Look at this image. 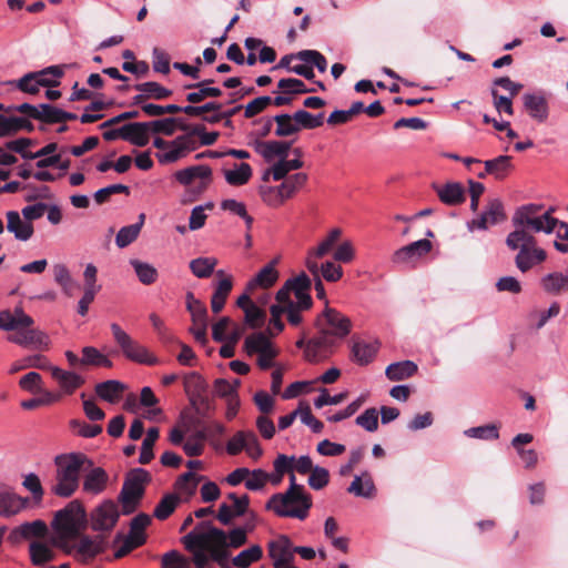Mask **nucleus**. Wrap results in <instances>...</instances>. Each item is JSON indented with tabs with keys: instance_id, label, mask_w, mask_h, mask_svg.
<instances>
[{
	"instance_id": "obj_1",
	"label": "nucleus",
	"mask_w": 568,
	"mask_h": 568,
	"mask_svg": "<svg viewBox=\"0 0 568 568\" xmlns=\"http://www.w3.org/2000/svg\"><path fill=\"white\" fill-rule=\"evenodd\" d=\"M310 308H302L297 302L276 301L270 306L271 318L264 329L251 332V355L256 354V365L266 371L275 367V358L280 349L273 337L284 329L282 316L285 315L290 325L297 327L303 322V313Z\"/></svg>"
},
{
	"instance_id": "obj_2",
	"label": "nucleus",
	"mask_w": 568,
	"mask_h": 568,
	"mask_svg": "<svg viewBox=\"0 0 568 568\" xmlns=\"http://www.w3.org/2000/svg\"><path fill=\"white\" fill-rule=\"evenodd\" d=\"M554 212V207L545 209L544 205L535 203L517 207L511 217L514 230L507 237H510V241H532L536 240L532 233H552L559 223V220L552 216Z\"/></svg>"
},
{
	"instance_id": "obj_3",
	"label": "nucleus",
	"mask_w": 568,
	"mask_h": 568,
	"mask_svg": "<svg viewBox=\"0 0 568 568\" xmlns=\"http://www.w3.org/2000/svg\"><path fill=\"white\" fill-rule=\"evenodd\" d=\"M55 484L51 491L63 498L72 496L79 487L80 474L85 465L91 466L92 463L82 453L61 454L54 458Z\"/></svg>"
},
{
	"instance_id": "obj_4",
	"label": "nucleus",
	"mask_w": 568,
	"mask_h": 568,
	"mask_svg": "<svg viewBox=\"0 0 568 568\" xmlns=\"http://www.w3.org/2000/svg\"><path fill=\"white\" fill-rule=\"evenodd\" d=\"M271 179L272 173L266 170L258 186V194L266 205L280 207L306 185L308 175L306 173H295L278 181L280 183L276 185L270 183Z\"/></svg>"
},
{
	"instance_id": "obj_5",
	"label": "nucleus",
	"mask_w": 568,
	"mask_h": 568,
	"mask_svg": "<svg viewBox=\"0 0 568 568\" xmlns=\"http://www.w3.org/2000/svg\"><path fill=\"white\" fill-rule=\"evenodd\" d=\"M312 497L306 490L274 494L266 503V508L280 517L304 520L312 508Z\"/></svg>"
},
{
	"instance_id": "obj_6",
	"label": "nucleus",
	"mask_w": 568,
	"mask_h": 568,
	"mask_svg": "<svg viewBox=\"0 0 568 568\" xmlns=\"http://www.w3.org/2000/svg\"><path fill=\"white\" fill-rule=\"evenodd\" d=\"M85 524V510L78 500L70 501L58 510L52 521V528L61 538H73Z\"/></svg>"
},
{
	"instance_id": "obj_7",
	"label": "nucleus",
	"mask_w": 568,
	"mask_h": 568,
	"mask_svg": "<svg viewBox=\"0 0 568 568\" xmlns=\"http://www.w3.org/2000/svg\"><path fill=\"white\" fill-rule=\"evenodd\" d=\"M505 242L509 250L517 251L514 263L521 273H528L547 260V252L538 246L537 240L510 241V237H506Z\"/></svg>"
},
{
	"instance_id": "obj_8",
	"label": "nucleus",
	"mask_w": 568,
	"mask_h": 568,
	"mask_svg": "<svg viewBox=\"0 0 568 568\" xmlns=\"http://www.w3.org/2000/svg\"><path fill=\"white\" fill-rule=\"evenodd\" d=\"M187 551L192 554L195 568H209L212 558L210 549L215 546L204 528V523L199 524L191 532L182 538Z\"/></svg>"
},
{
	"instance_id": "obj_9",
	"label": "nucleus",
	"mask_w": 568,
	"mask_h": 568,
	"mask_svg": "<svg viewBox=\"0 0 568 568\" xmlns=\"http://www.w3.org/2000/svg\"><path fill=\"white\" fill-rule=\"evenodd\" d=\"M110 327L114 341L121 347L128 359L144 365H156L160 363L155 355H153L145 346L131 338V336L124 332L119 324L112 323Z\"/></svg>"
},
{
	"instance_id": "obj_10",
	"label": "nucleus",
	"mask_w": 568,
	"mask_h": 568,
	"mask_svg": "<svg viewBox=\"0 0 568 568\" xmlns=\"http://www.w3.org/2000/svg\"><path fill=\"white\" fill-rule=\"evenodd\" d=\"M310 288L311 280L305 273H302L287 280L284 286L277 291L275 300L293 301L297 302L302 308H311L313 302L308 293Z\"/></svg>"
},
{
	"instance_id": "obj_11",
	"label": "nucleus",
	"mask_w": 568,
	"mask_h": 568,
	"mask_svg": "<svg viewBox=\"0 0 568 568\" xmlns=\"http://www.w3.org/2000/svg\"><path fill=\"white\" fill-rule=\"evenodd\" d=\"M151 524V517L144 513L136 515L130 523V530L121 547L115 552V558H122L145 544V528Z\"/></svg>"
},
{
	"instance_id": "obj_12",
	"label": "nucleus",
	"mask_w": 568,
	"mask_h": 568,
	"mask_svg": "<svg viewBox=\"0 0 568 568\" xmlns=\"http://www.w3.org/2000/svg\"><path fill=\"white\" fill-rule=\"evenodd\" d=\"M315 327L317 329H325V332L342 339L349 334L352 322L335 308H331L326 305L322 314L317 316Z\"/></svg>"
},
{
	"instance_id": "obj_13",
	"label": "nucleus",
	"mask_w": 568,
	"mask_h": 568,
	"mask_svg": "<svg viewBox=\"0 0 568 568\" xmlns=\"http://www.w3.org/2000/svg\"><path fill=\"white\" fill-rule=\"evenodd\" d=\"M212 171L206 165H192L179 170L174 173L175 180L186 186L192 187L196 193H202L211 182Z\"/></svg>"
},
{
	"instance_id": "obj_14",
	"label": "nucleus",
	"mask_w": 568,
	"mask_h": 568,
	"mask_svg": "<svg viewBox=\"0 0 568 568\" xmlns=\"http://www.w3.org/2000/svg\"><path fill=\"white\" fill-rule=\"evenodd\" d=\"M120 517L119 507L113 500H104L90 515L91 528L94 531H110Z\"/></svg>"
},
{
	"instance_id": "obj_15",
	"label": "nucleus",
	"mask_w": 568,
	"mask_h": 568,
	"mask_svg": "<svg viewBox=\"0 0 568 568\" xmlns=\"http://www.w3.org/2000/svg\"><path fill=\"white\" fill-rule=\"evenodd\" d=\"M34 321L31 317V323L27 325H19L13 328L14 334L10 335L8 339L19 346H34L38 348H48L49 336L36 328H32Z\"/></svg>"
},
{
	"instance_id": "obj_16",
	"label": "nucleus",
	"mask_w": 568,
	"mask_h": 568,
	"mask_svg": "<svg viewBox=\"0 0 568 568\" xmlns=\"http://www.w3.org/2000/svg\"><path fill=\"white\" fill-rule=\"evenodd\" d=\"M432 247L433 244L429 240H418L395 251L392 261L399 265L414 264L420 257L428 254Z\"/></svg>"
},
{
	"instance_id": "obj_17",
	"label": "nucleus",
	"mask_w": 568,
	"mask_h": 568,
	"mask_svg": "<svg viewBox=\"0 0 568 568\" xmlns=\"http://www.w3.org/2000/svg\"><path fill=\"white\" fill-rule=\"evenodd\" d=\"M505 219L506 215L503 202L499 199H493L477 219L468 222V229L470 231L475 229L487 230L489 226L496 225Z\"/></svg>"
},
{
	"instance_id": "obj_18",
	"label": "nucleus",
	"mask_w": 568,
	"mask_h": 568,
	"mask_svg": "<svg viewBox=\"0 0 568 568\" xmlns=\"http://www.w3.org/2000/svg\"><path fill=\"white\" fill-rule=\"evenodd\" d=\"M268 555L274 568L290 566L294 561V546L287 536H278L268 542Z\"/></svg>"
},
{
	"instance_id": "obj_19",
	"label": "nucleus",
	"mask_w": 568,
	"mask_h": 568,
	"mask_svg": "<svg viewBox=\"0 0 568 568\" xmlns=\"http://www.w3.org/2000/svg\"><path fill=\"white\" fill-rule=\"evenodd\" d=\"M337 337L333 334L318 329V336L308 339L305 348V359L308 362H317L326 357L327 353L335 346Z\"/></svg>"
},
{
	"instance_id": "obj_20",
	"label": "nucleus",
	"mask_w": 568,
	"mask_h": 568,
	"mask_svg": "<svg viewBox=\"0 0 568 568\" xmlns=\"http://www.w3.org/2000/svg\"><path fill=\"white\" fill-rule=\"evenodd\" d=\"M183 385L191 405H204L207 402L209 386L205 379L196 372L184 375Z\"/></svg>"
},
{
	"instance_id": "obj_21",
	"label": "nucleus",
	"mask_w": 568,
	"mask_h": 568,
	"mask_svg": "<svg viewBox=\"0 0 568 568\" xmlns=\"http://www.w3.org/2000/svg\"><path fill=\"white\" fill-rule=\"evenodd\" d=\"M278 262L280 257H274L251 276V293L256 290L267 291L276 284L280 278Z\"/></svg>"
},
{
	"instance_id": "obj_22",
	"label": "nucleus",
	"mask_w": 568,
	"mask_h": 568,
	"mask_svg": "<svg viewBox=\"0 0 568 568\" xmlns=\"http://www.w3.org/2000/svg\"><path fill=\"white\" fill-rule=\"evenodd\" d=\"M342 231L339 229H333L327 236L316 246L314 247L307 256L306 266L307 270L313 274L317 275L318 273V264L317 260L324 257L328 254L337 240L339 239Z\"/></svg>"
},
{
	"instance_id": "obj_23",
	"label": "nucleus",
	"mask_w": 568,
	"mask_h": 568,
	"mask_svg": "<svg viewBox=\"0 0 568 568\" xmlns=\"http://www.w3.org/2000/svg\"><path fill=\"white\" fill-rule=\"evenodd\" d=\"M204 528L215 546L236 548L243 545L246 540L245 530L241 528L233 529L230 534L213 527L209 523H204Z\"/></svg>"
},
{
	"instance_id": "obj_24",
	"label": "nucleus",
	"mask_w": 568,
	"mask_h": 568,
	"mask_svg": "<svg viewBox=\"0 0 568 568\" xmlns=\"http://www.w3.org/2000/svg\"><path fill=\"white\" fill-rule=\"evenodd\" d=\"M523 103L531 119L540 123L548 119V101L542 92L525 93L523 95Z\"/></svg>"
},
{
	"instance_id": "obj_25",
	"label": "nucleus",
	"mask_w": 568,
	"mask_h": 568,
	"mask_svg": "<svg viewBox=\"0 0 568 568\" xmlns=\"http://www.w3.org/2000/svg\"><path fill=\"white\" fill-rule=\"evenodd\" d=\"M292 153L294 155L293 159H287V155H284L278 161L273 163L270 169H267L268 171H271L272 180L274 182H278L285 178H290L291 175H288V173L291 171L298 170L303 166L302 150L296 148L292 151Z\"/></svg>"
},
{
	"instance_id": "obj_26",
	"label": "nucleus",
	"mask_w": 568,
	"mask_h": 568,
	"mask_svg": "<svg viewBox=\"0 0 568 568\" xmlns=\"http://www.w3.org/2000/svg\"><path fill=\"white\" fill-rule=\"evenodd\" d=\"M213 392L216 396L222 397L227 403V412L226 416L229 419H232L236 416L240 399L236 392H234V384H231L226 378H217L213 384Z\"/></svg>"
},
{
	"instance_id": "obj_27",
	"label": "nucleus",
	"mask_w": 568,
	"mask_h": 568,
	"mask_svg": "<svg viewBox=\"0 0 568 568\" xmlns=\"http://www.w3.org/2000/svg\"><path fill=\"white\" fill-rule=\"evenodd\" d=\"M7 230L14 235L18 241L26 242L33 235L34 229L32 223L22 219L17 211H8L7 214Z\"/></svg>"
},
{
	"instance_id": "obj_28",
	"label": "nucleus",
	"mask_w": 568,
	"mask_h": 568,
	"mask_svg": "<svg viewBox=\"0 0 568 568\" xmlns=\"http://www.w3.org/2000/svg\"><path fill=\"white\" fill-rule=\"evenodd\" d=\"M438 199L446 205H458L462 204L465 196V189L459 182H447L443 185L433 184Z\"/></svg>"
},
{
	"instance_id": "obj_29",
	"label": "nucleus",
	"mask_w": 568,
	"mask_h": 568,
	"mask_svg": "<svg viewBox=\"0 0 568 568\" xmlns=\"http://www.w3.org/2000/svg\"><path fill=\"white\" fill-rule=\"evenodd\" d=\"M75 550V558L79 561L88 562L95 556L104 551V540L101 537L90 538L82 537L79 542L73 547Z\"/></svg>"
},
{
	"instance_id": "obj_30",
	"label": "nucleus",
	"mask_w": 568,
	"mask_h": 568,
	"mask_svg": "<svg viewBox=\"0 0 568 568\" xmlns=\"http://www.w3.org/2000/svg\"><path fill=\"white\" fill-rule=\"evenodd\" d=\"M251 293V332L263 329L266 321V311L263 308L271 301L268 292H262L260 295Z\"/></svg>"
},
{
	"instance_id": "obj_31",
	"label": "nucleus",
	"mask_w": 568,
	"mask_h": 568,
	"mask_svg": "<svg viewBox=\"0 0 568 568\" xmlns=\"http://www.w3.org/2000/svg\"><path fill=\"white\" fill-rule=\"evenodd\" d=\"M540 288L548 295L559 296L568 292V274L551 272L539 280Z\"/></svg>"
},
{
	"instance_id": "obj_32",
	"label": "nucleus",
	"mask_w": 568,
	"mask_h": 568,
	"mask_svg": "<svg viewBox=\"0 0 568 568\" xmlns=\"http://www.w3.org/2000/svg\"><path fill=\"white\" fill-rule=\"evenodd\" d=\"M28 499L0 486V516L12 517L26 508Z\"/></svg>"
},
{
	"instance_id": "obj_33",
	"label": "nucleus",
	"mask_w": 568,
	"mask_h": 568,
	"mask_svg": "<svg viewBox=\"0 0 568 568\" xmlns=\"http://www.w3.org/2000/svg\"><path fill=\"white\" fill-rule=\"evenodd\" d=\"M51 376L57 381L61 389L67 394H72L77 388L84 384V378L75 372L64 371L58 366L50 367Z\"/></svg>"
},
{
	"instance_id": "obj_34",
	"label": "nucleus",
	"mask_w": 568,
	"mask_h": 568,
	"mask_svg": "<svg viewBox=\"0 0 568 568\" xmlns=\"http://www.w3.org/2000/svg\"><path fill=\"white\" fill-rule=\"evenodd\" d=\"M241 328L229 316H223L212 326V337L215 342L239 341L241 338Z\"/></svg>"
},
{
	"instance_id": "obj_35",
	"label": "nucleus",
	"mask_w": 568,
	"mask_h": 568,
	"mask_svg": "<svg viewBox=\"0 0 568 568\" xmlns=\"http://www.w3.org/2000/svg\"><path fill=\"white\" fill-rule=\"evenodd\" d=\"M291 143L284 141H266L258 142L255 145V150L260 153L267 162H276L284 155H288Z\"/></svg>"
},
{
	"instance_id": "obj_36",
	"label": "nucleus",
	"mask_w": 568,
	"mask_h": 568,
	"mask_svg": "<svg viewBox=\"0 0 568 568\" xmlns=\"http://www.w3.org/2000/svg\"><path fill=\"white\" fill-rule=\"evenodd\" d=\"M247 510L248 495H243L241 496V499L235 500L231 505L226 503L221 504L219 508L217 519L223 525H229L233 518L244 515Z\"/></svg>"
},
{
	"instance_id": "obj_37",
	"label": "nucleus",
	"mask_w": 568,
	"mask_h": 568,
	"mask_svg": "<svg viewBox=\"0 0 568 568\" xmlns=\"http://www.w3.org/2000/svg\"><path fill=\"white\" fill-rule=\"evenodd\" d=\"M213 80H204L197 83L187 84L185 89H195V91L186 94V101L190 103H199L206 98H217L222 94L221 89L211 87Z\"/></svg>"
},
{
	"instance_id": "obj_38",
	"label": "nucleus",
	"mask_w": 568,
	"mask_h": 568,
	"mask_svg": "<svg viewBox=\"0 0 568 568\" xmlns=\"http://www.w3.org/2000/svg\"><path fill=\"white\" fill-rule=\"evenodd\" d=\"M144 493L143 487H139L135 484H130L128 481H124L123 487L121 489L119 500L121 501L123 506V514L129 515L131 514L136 505L139 504V500L142 498Z\"/></svg>"
},
{
	"instance_id": "obj_39",
	"label": "nucleus",
	"mask_w": 568,
	"mask_h": 568,
	"mask_svg": "<svg viewBox=\"0 0 568 568\" xmlns=\"http://www.w3.org/2000/svg\"><path fill=\"white\" fill-rule=\"evenodd\" d=\"M108 474L101 467L92 468L83 479V490L88 494L98 495L102 493L108 483Z\"/></svg>"
},
{
	"instance_id": "obj_40",
	"label": "nucleus",
	"mask_w": 568,
	"mask_h": 568,
	"mask_svg": "<svg viewBox=\"0 0 568 568\" xmlns=\"http://www.w3.org/2000/svg\"><path fill=\"white\" fill-rule=\"evenodd\" d=\"M29 323H31V316L26 314L21 307L0 312V329L2 331L10 332L19 325H27Z\"/></svg>"
},
{
	"instance_id": "obj_41",
	"label": "nucleus",
	"mask_w": 568,
	"mask_h": 568,
	"mask_svg": "<svg viewBox=\"0 0 568 568\" xmlns=\"http://www.w3.org/2000/svg\"><path fill=\"white\" fill-rule=\"evenodd\" d=\"M232 287L231 277H222L217 281L211 297V308L214 314H219L223 310Z\"/></svg>"
},
{
	"instance_id": "obj_42",
	"label": "nucleus",
	"mask_w": 568,
	"mask_h": 568,
	"mask_svg": "<svg viewBox=\"0 0 568 568\" xmlns=\"http://www.w3.org/2000/svg\"><path fill=\"white\" fill-rule=\"evenodd\" d=\"M125 385L115 379H109L95 385L97 395L109 403H115L120 399L122 393L125 390Z\"/></svg>"
},
{
	"instance_id": "obj_43",
	"label": "nucleus",
	"mask_w": 568,
	"mask_h": 568,
	"mask_svg": "<svg viewBox=\"0 0 568 568\" xmlns=\"http://www.w3.org/2000/svg\"><path fill=\"white\" fill-rule=\"evenodd\" d=\"M378 347H379V344L377 341L355 342L353 345V348H352V354H353L354 361L359 365H367L376 356Z\"/></svg>"
},
{
	"instance_id": "obj_44",
	"label": "nucleus",
	"mask_w": 568,
	"mask_h": 568,
	"mask_svg": "<svg viewBox=\"0 0 568 568\" xmlns=\"http://www.w3.org/2000/svg\"><path fill=\"white\" fill-rule=\"evenodd\" d=\"M273 121L276 122L275 134L277 136H288L298 132L294 114L283 113L274 115L273 119L267 120L265 131L271 129Z\"/></svg>"
},
{
	"instance_id": "obj_45",
	"label": "nucleus",
	"mask_w": 568,
	"mask_h": 568,
	"mask_svg": "<svg viewBox=\"0 0 568 568\" xmlns=\"http://www.w3.org/2000/svg\"><path fill=\"white\" fill-rule=\"evenodd\" d=\"M125 132L128 138H124V141H128L135 146H145L150 141V130L146 122L126 123Z\"/></svg>"
},
{
	"instance_id": "obj_46",
	"label": "nucleus",
	"mask_w": 568,
	"mask_h": 568,
	"mask_svg": "<svg viewBox=\"0 0 568 568\" xmlns=\"http://www.w3.org/2000/svg\"><path fill=\"white\" fill-rule=\"evenodd\" d=\"M347 491L357 497H374L375 486L371 475L368 473H364L362 476H355L353 481L348 486Z\"/></svg>"
},
{
	"instance_id": "obj_47",
	"label": "nucleus",
	"mask_w": 568,
	"mask_h": 568,
	"mask_svg": "<svg viewBox=\"0 0 568 568\" xmlns=\"http://www.w3.org/2000/svg\"><path fill=\"white\" fill-rule=\"evenodd\" d=\"M486 172H489L497 180L505 179L513 170L511 158L509 155H499L495 159L484 162Z\"/></svg>"
},
{
	"instance_id": "obj_48",
	"label": "nucleus",
	"mask_w": 568,
	"mask_h": 568,
	"mask_svg": "<svg viewBox=\"0 0 568 568\" xmlns=\"http://www.w3.org/2000/svg\"><path fill=\"white\" fill-rule=\"evenodd\" d=\"M30 560L34 566H43L54 559L53 549L42 541H32L29 545Z\"/></svg>"
},
{
	"instance_id": "obj_49",
	"label": "nucleus",
	"mask_w": 568,
	"mask_h": 568,
	"mask_svg": "<svg viewBox=\"0 0 568 568\" xmlns=\"http://www.w3.org/2000/svg\"><path fill=\"white\" fill-rule=\"evenodd\" d=\"M417 372V365L412 361L392 363L387 366L385 374L390 381H403Z\"/></svg>"
},
{
	"instance_id": "obj_50",
	"label": "nucleus",
	"mask_w": 568,
	"mask_h": 568,
	"mask_svg": "<svg viewBox=\"0 0 568 568\" xmlns=\"http://www.w3.org/2000/svg\"><path fill=\"white\" fill-rule=\"evenodd\" d=\"M186 310L191 314L193 324L209 323L207 308L204 303L197 300L192 292H187L186 296Z\"/></svg>"
},
{
	"instance_id": "obj_51",
	"label": "nucleus",
	"mask_w": 568,
	"mask_h": 568,
	"mask_svg": "<svg viewBox=\"0 0 568 568\" xmlns=\"http://www.w3.org/2000/svg\"><path fill=\"white\" fill-rule=\"evenodd\" d=\"M34 73L38 79L37 83H40L41 87L52 88L60 84L64 70L61 65H50Z\"/></svg>"
},
{
	"instance_id": "obj_52",
	"label": "nucleus",
	"mask_w": 568,
	"mask_h": 568,
	"mask_svg": "<svg viewBox=\"0 0 568 568\" xmlns=\"http://www.w3.org/2000/svg\"><path fill=\"white\" fill-rule=\"evenodd\" d=\"M82 365L83 366H101L110 368L113 363L104 354H102L97 347L84 346L82 348Z\"/></svg>"
},
{
	"instance_id": "obj_53",
	"label": "nucleus",
	"mask_w": 568,
	"mask_h": 568,
	"mask_svg": "<svg viewBox=\"0 0 568 568\" xmlns=\"http://www.w3.org/2000/svg\"><path fill=\"white\" fill-rule=\"evenodd\" d=\"M135 90L139 92H144V95L146 97V100L153 99V100H164L172 95V90L166 89L165 87L161 85L160 83L155 81H149L143 83L135 84Z\"/></svg>"
},
{
	"instance_id": "obj_54",
	"label": "nucleus",
	"mask_w": 568,
	"mask_h": 568,
	"mask_svg": "<svg viewBox=\"0 0 568 568\" xmlns=\"http://www.w3.org/2000/svg\"><path fill=\"white\" fill-rule=\"evenodd\" d=\"M130 264L142 284L151 285L158 280V271L150 263L140 260H131Z\"/></svg>"
},
{
	"instance_id": "obj_55",
	"label": "nucleus",
	"mask_w": 568,
	"mask_h": 568,
	"mask_svg": "<svg viewBox=\"0 0 568 568\" xmlns=\"http://www.w3.org/2000/svg\"><path fill=\"white\" fill-rule=\"evenodd\" d=\"M294 456L280 454L274 460V471L270 473L272 476V485L277 486L281 484L283 476L293 473Z\"/></svg>"
},
{
	"instance_id": "obj_56",
	"label": "nucleus",
	"mask_w": 568,
	"mask_h": 568,
	"mask_svg": "<svg viewBox=\"0 0 568 568\" xmlns=\"http://www.w3.org/2000/svg\"><path fill=\"white\" fill-rule=\"evenodd\" d=\"M160 430L158 427H151L148 429L146 435L142 442L141 453L139 463L146 465L154 458L153 446L158 440Z\"/></svg>"
},
{
	"instance_id": "obj_57",
	"label": "nucleus",
	"mask_w": 568,
	"mask_h": 568,
	"mask_svg": "<svg viewBox=\"0 0 568 568\" xmlns=\"http://www.w3.org/2000/svg\"><path fill=\"white\" fill-rule=\"evenodd\" d=\"M294 119L298 128V132L302 129H316L323 125L324 123V113L321 112L318 114H312L306 110H297L294 113Z\"/></svg>"
},
{
	"instance_id": "obj_58",
	"label": "nucleus",
	"mask_w": 568,
	"mask_h": 568,
	"mask_svg": "<svg viewBox=\"0 0 568 568\" xmlns=\"http://www.w3.org/2000/svg\"><path fill=\"white\" fill-rule=\"evenodd\" d=\"M217 264L214 257H197L190 262V270L199 278L210 277Z\"/></svg>"
},
{
	"instance_id": "obj_59",
	"label": "nucleus",
	"mask_w": 568,
	"mask_h": 568,
	"mask_svg": "<svg viewBox=\"0 0 568 568\" xmlns=\"http://www.w3.org/2000/svg\"><path fill=\"white\" fill-rule=\"evenodd\" d=\"M180 503V498L175 494H166L155 506L153 516L159 520H165L171 516Z\"/></svg>"
},
{
	"instance_id": "obj_60",
	"label": "nucleus",
	"mask_w": 568,
	"mask_h": 568,
	"mask_svg": "<svg viewBox=\"0 0 568 568\" xmlns=\"http://www.w3.org/2000/svg\"><path fill=\"white\" fill-rule=\"evenodd\" d=\"M141 227L142 222H136L134 224L121 227L115 236L116 246L124 248L133 243L138 239Z\"/></svg>"
},
{
	"instance_id": "obj_61",
	"label": "nucleus",
	"mask_w": 568,
	"mask_h": 568,
	"mask_svg": "<svg viewBox=\"0 0 568 568\" xmlns=\"http://www.w3.org/2000/svg\"><path fill=\"white\" fill-rule=\"evenodd\" d=\"M224 178L233 186L246 184L248 182V163L234 164L233 169L224 171Z\"/></svg>"
},
{
	"instance_id": "obj_62",
	"label": "nucleus",
	"mask_w": 568,
	"mask_h": 568,
	"mask_svg": "<svg viewBox=\"0 0 568 568\" xmlns=\"http://www.w3.org/2000/svg\"><path fill=\"white\" fill-rule=\"evenodd\" d=\"M161 568H191V560L172 549L161 556Z\"/></svg>"
},
{
	"instance_id": "obj_63",
	"label": "nucleus",
	"mask_w": 568,
	"mask_h": 568,
	"mask_svg": "<svg viewBox=\"0 0 568 568\" xmlns=\"http://www.w3.org/2000/svg\"><path fill=\"white\" fill-rule=\"evenodd\" d=\"M277 88L284 94H300L314 92V89L306 88L305 83L295 78L281 79L277 83Z\"/></svg>"
},
{
	"instance_id": "obj_64",
	"label": "nucleus",
	"mask_w": 568,
	"mask_h": 568,
	"mask_svg": "<svg viewBox=\"0 0 568 568\" xmlns=\"http://www.w3.org/2000/svg\"><path fill=\"white\" fill-rule=\"evenodd\" d=\"M298 60L310 64L312 68L316 67L320 72H325L327 69V61L325 57L315 50H303L297 53Z\"/></svg>"
}]
</instances>
